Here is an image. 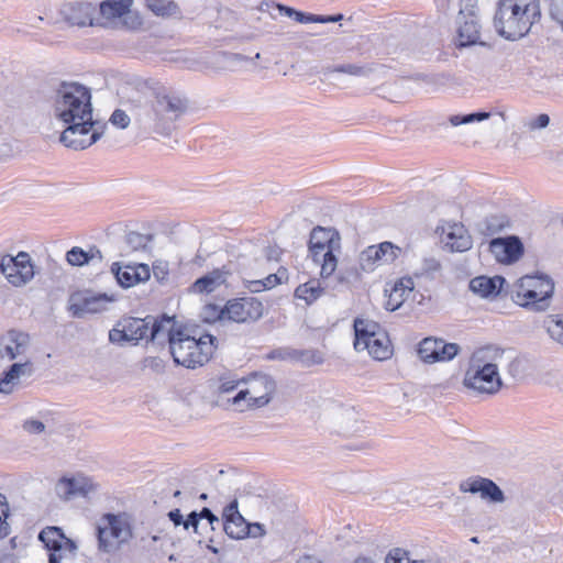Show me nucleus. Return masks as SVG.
<instances>
[{
    "label": "nucleus",
    "instance_id": "1",
    "mask_svg": "<svg viewBox=\"0 0 563 563\" xmlns=\"http://www.w3.org/2000/svg\"><path fill=\"white\" fill-rule=\"evenodd\" d=\"M54 115L65 125L60 143L74 150H85L96 143L102 131L93 128L89 88L75 81H63L56 90Z\"/></svg>",
    "mask_w": 563,
    "mask_h": 563
},
{
    "label": "nucleus",
    "instance_id": "2",
    "mask_svg": "<svg viewBox=\"0 0 563 563\" xmlns=\"http://www.w3.org/2000/svg\"><path fill=\"white\" fill-rule=\"evenodd\" d=\"M129 100L135 102L134 120L144 131L169 135L175 129L176 121L187 111L185 98L165 88L148 87L139 82L129 87Z\"/></svg>",
    "mask_w": 563,
    "mask_h": 563
},
{
    "label": "nucleus",
    "instance_id": "3",
    "mask_svg": "<svg viewBox=\"0 0 563 563\" xmlns=\"http://www.w3.org/2000/svg\"><path fill=\"white\" fill-rule=\"evenodd\" d=\"M540 20L539 0H499L493 23L501 37L518 41L527 36Z\"/></svg>",
    "mask_w": 563,
    "mask_h": 563
},
{
    "label": "nucleus",
    "instance_id": "4",
    "mask_svg": "<svg viewBox=\"0 0 563 563\" xmlns=\"http://www.w3.org/2000/svg\"><path fill=\"white\" fill-rule=\"evenodd\" d=\"M505 351L485 347L476 351L465 372L463 384L477 394L494 395L503 386L499 367L504 365Z\"/></svg>",
    "mask_w": 563,
    "mask_h": 563
},
{
    "label": "nucleus",
    "instance_id": "5",
    "mask_svg": "<svg viewBox=\"0 0 563 563\" xmlns=\"http://www.w3.org/2000/svg\"><path fill=\"white\" fill-rule=\"evenodd\" d=\"M216 338L211 334L201 335L199 339L191 336L186 331L176 333L172 339L170 354L177 365L187 368H196L205 365L212 356Z\"/></svg>",
    "mask_w": 563,
    "mask_h": 563
},
{
    "label": "nucleus",
    "instance_id": "6",
    "mask_svg": "<svg viewBox=\"0 0 563 563\" xmlns=\"http://www.w3.org/2000/svg\"><path fill=\"white\" fill-rule=\"evenodd\" d=\"M554 291L553 280L544 274L526 275L517 280L511 297L522 307L544 311Z\"/></svg>",
    "mask_w": 563,
    "mask_h": 563
},
{
    "label": "nucleus",
    "instance_id": "7",
    "mask_svg": "<svg viewBox=\"0 0 563 563\" xmlns=\"http://www.w3.org/2000/svg\"><path fill=\"white\" fill-rule=\"evenodd\" d=\"M340 234L335 229L316 227L310 233L308 249L316 264L321 266V277H330L336 269V251H340Z\"/></svg>",
    "mask_w": 563,
    "mask_h": 563
},
{
    "label": "nucleus",
    "instance_id": "8",
    "mask_svg": "<svg viewBox=\"0 0 563 563\" xmlns=\"http://www.w3.org/2000/svg\"><path fill=\"white\" fill-rule=\"evenodd\" d=\"M354 347L356 351L366 350L373 358L378 361L391 356L390 340L378 323L357 318L354 320Z\"/></svg>",
    "mask_w": 563,
    "mask_h": 563
},
{
    "label": "nucleus",
    "instance_id": "9",
    "mask_svg": "<svg viewBox=\"0 0 563 563\" xmlns=\"http://www.w3.org/2000/svg\"><path fill=\"white\" fill-rule=\"evenodd\" d=\"M133 537L131 518L128 514H104L97 526L99 550L111 553Z\"/></svg>",
    "mask_w": 563,
    "mask_h": 563
},
{
    "label": "nucleus",
    "instance_id": "10",
    "mask_svg": "<svg viewBox=\"0 0 563 563\" xmlns=\"http://www.w3.org/2000/svg\"><path fill=\"white\" fill-rule=\"evenodd\" d=\"M276 391V382L271 375L256 373L249 379V387L241 389L232 398L233 404L247 400V406L261 408L266 406Z\"/></svg>",
    "mask_w": 563,
    "mask_h": 563
},
{
    "label": "nucleus",
    "instance_id": "11",
    "mask_svg": "<svg viewBox=\"0 0 563 563\" xmlns=\"http://www.w3.org/2000/svg\"><path fill=\"white\" fill-rule=\"evenodd\" d=\"M151 316L145 318L123 317L109 331V341L112 344L124 346L129 343L137 344L147 338Z\"/></svg>",
    "mask_w": 563,
    "mask_h": 563
},
{
    "label": "nucleus",
    "instance_id": "12",
    "mask_svg": "<svg viewBox=\"0 0 563 563\" xmlns=\"http://www.w3.org/2000/svg\"><path fill=\"white\" fill-rule=\"evenodd\" d=\"M38 539L48 551V563H60L76 555V543L67 538L59 527H46L40 532Z\"/></svg>",
    "mask_w": 563,
    "mask_h": 563
},
{
    "label": "nucleus",
    "instance_id": "13",
    "mask_svg": "<svg viewBox=\"0 0 563 563\" xmlns=\"http://www.w3.org/2000/svg\"><path fill=\"white\" fill-rule=\"evenodd\" d=\"M263 303L253 297L238 298L229 300L223 309L218 313L219 319L243 323L255 322L263 317Z\"/></svg>",
    "mask_w": 563,
    "mask_h": 563
},
{
    "label": "nucleus",
    "instance_id": "14",
    "mask_svg": "<svg viewBox=\"0 0 563 563\" xmlns=\"http://www.w3.org/2000/svg\"><path fill=\"white\" fill-rule=\"evenodd\" d=\"M31 345L29 333L9 329L0 334V362L12 363L16 360L22 361Z\"/></svg>",
    "mask_w": 563,
    "mask_h": 563
},
{
    "label": "nucleus",
    "instance_id": "15",
    "mask_svg": "<svg viewBox=\"0 0 563 563\" xmlns=\"http://www.w3.org/2000/svg\"><path fill=\"white\" fill-rule=\"evenodd\" d=\"M0 271L13 286H22L34 277V268L30 255L20 252L15 257L4 256L0 263Z\"/></svg>",
    "mask_w": 563,
    "mask_h": 563
},
{
    "label": "nucleus",
    "instance_id": "16",
    "mask_svg": "<svg viewBox=\"0 0 563 563\" xmlns=\"http://www.w3.org/2000/svg\"><path fill=\"white\" fill-rule=\"evenodd\" d=\"M460 490L463 493L479 494L481 498L499 504L505 501V494L500 487L489 478L473 476L460 483Z\"/></svg>",
    "mask_w": 563,
    "mask_h": 563
},
{
    "label": "nucleus",
    "instance_id": "17",
    "mask_svg": "<svg viewBox=\"0 0 563 563\" xmlns=\"http://www.w3.org/2000/svg\"><path fill=\"white\" fill-rule=\"evenodd\" d=\"M400 252V247L391 242L366 247L360 255V265L363 271H373L376 264L393 263Z\"/></svg>",
    "mask_w": 563,
    "mask_h": 563
},
{
    "label": "nucleus",
    "instance_id": "18",
    "mask_svg": "<svg viewBox=\"0 0 563 563\" xmlns=\"http://www.w3.org/2000/svg\"><path fill=\"white\" fill-rule=\"evenodd\" d=\"M34 373V364L30 358L12 362L0 374V393L4 395L12 394L20 385L22 377H30Z\"/></svg>",
    "mask_w": 563,
    "mask_h": 563
},
{
    "label": "nucleus",
    "instance_id": "19",
    "mask_svg": "<svg viewBox=\"0 0 563 563\" xmlns=\"http://www.w3.org/2000/svg\"><path fill=\"white\" fill-rule=\"evenodd\" d=\"M108 301H110V298L106 294H74L70 296L69 311L73 317L82 318L87 313H98L103 311Z\"/></svg>",
    "mask_w": 563,
    "mask_h": 563
},
{
    "label": "nucleus",
    "instance_id": "20",
    "mask_svg": "<svg viewBox=\"0 0 563 563\" xmlns=\"http://www.w3.org/2000/svg\"><path fill=\"white\" fill-rule=\"evenodd\" d=\"M221 528L231 539H243L250 532V523L246 522L244 517L239 511L238 499H233L227 505L222 512Z\"/></svg>",
    "mask_w": 563,
    "mask_h": 563
},
{
    "label": "nucleus",
    "instance_id": "21",
    "mask_svg": "<svg viewBox=\"0 0 563 563\" xmlns=\"http://www.w3.org/2000/svg\"><path fill=\"white\" fill-rule=\"evenodd\" d=\"M489 251L498 262L511 264L523 254V244L516 235L496 238L490 241Z\"/></svg>",
    "mask_w": 563,
    "mask_h": 563
},
{
    "label": "nucleus",
    "instance_id": "22",
    "mask_svg": "<svg viewBox=\"0 0 563 563\" xmlns=\"http://www.w3.org/2000/svg\"><path fill=\"white\" fill-rule=\"evenodd\" d=\"M372 65L339 64L322 66L318 74L323 82L340 84L339 75H349L354 77H367L373 73Z\"/></svg>",
    "mask_w": 563,
    "mask_h": 563
},
{
    "label": "nucleus",
    "instance_id": "23",
    "mask_svg": "<svg viewBox=\"0 0 563 563\" xmlns=\"http://www.w3.org/2000/svg\"><path fill=\"white\" fill-rule=\"evenodd\" d=\"M111 273L123 288L145 282L151 276L150 267L146 264L125 265L122 267L120 263L115 262L111 265Z\"/></svg>",
    "mask_w": 563,
    "mask_h": 563
},
{
    "label": "nucleus",
    "instance_id": "24",
    "mask_svg": "<svg viewBox=\"0 0 563 563\" xmlns=\"http://www.w3.org/2000/svg\"><path fill=\"white\" fill-rule=\"evenodd\" d=\"M132 4L133 0H106L100 3L99 12L107 20L123 18L126 23L132 21L131 26L140 25L142 19L137 13L131 12Z\"/></svg>",
    "mask_w": 563,
    "mask_h": 563
},
{
    "label": "nucleus",
    "instance_id": "25",
    "mask_svg": "<svg viewBox=\"0 0 563 563\" xmlns=\"http://www.w3.org/2000/svg\"><path fill=\"white\" fill-rule=\"evenodd\" d=\"M96 8L90 2L75 1L63 4L60 14L71 25H92Z\"/></svg>",
    "mask_w": 563,
    "mask_h": 563
},
{
    "label": "nucleus",
    "instance_id": "26",
    "mask_svg": "<svg viewBox=\"0 0 563 563\" xmlns=\"http://www.w3.org/2000/svg\"><path fill=\"white\" fill-rule=\"evenodd\" d=\"M233 272L231 263L223 265L221 268L213 269L196 279L191 285V291L195 294H210L224 284L228 276L233 274Z\"/></svg>",
    "mask_w": 563,
    "mask_h": 563
},
{
    "label": "nucleus",
    "instance_id": "27",
    "mask_svg": "<svg viewBox=\"0 0 563 563\" xmlns=\"http://www.w3.org/2000/svg\"><path fill=\"white\" fill-rule=\"evenodd\" d=\"M457 23L456 46L459 48L473 45H486L485 42L481 41V24L478 18H464L462 21H457Z\"/></svg>",
    "mask_w": 563,
    "mask_h": 563
},
{
    "label": "nucleus",
    "instance_id": "28",
    "mask_svg": "<svg viewBox=\"0 0 563 563\" xmlns=\"http://www.w3.org/2000/svg\"><path fill=\"white\" fill-rule=\"evenodd\" d=\"M58 497L69 500L75 497H86L91 490V484L85 477L60 478L55 486Z\"/></svg>",
    "mask_w": 563,
    "mask_h": 563
},
{
    "label": "nucleus",
    "instance_id": "29",
    "mask_svg": "<svg viewBox=\"0 0 563 563\" xmlns=\"http://www.w3.org/2000/svg\"><path fill=\"white\" fill-rule=\"evenodd\" d=\"M174 325L175 321L173 318L163 317L162 319L158 320L151 316V322H148L147 338L152 342H161L167 339L170 349L172 339H175L177 332L184 331L183 329H175Z\"/></svg>",
    "mask_w": 563,
    "mask_h": 563
},
{
    "label": "nucleus",
    "instance_id": "30",
    "mask_svg": "<svg viewBox=\"0 0 563 563\" xmlns=\"http://www.w3.org/2000/svg\"><path fill=\"white\" fill-rule=\"evenodd\" d=\"M506 279L501 276H477L471 279L470 289L483 298L495 297L504 290Z\"/></svg>",
    "mask_w": 563,
    "mask_h": 563
},
{
    "label": "nucleus",
    "instance_id": "31",
    "mask_svg": "<svg viewBox=\"0 0 563 563\" xmlns=\"http://www.w3.org/2000/svg\"><path fill=\"white\" fill-rule=\"evenodd\" d=\"M415 283L411 277L399 278L389 289L386 309L395 311L404 303L408 296L413 291ZM387 292L388 289H385Z\"/></svg>",
    "mask_w": 563,
    "mask_h": 563
},
{
    "label": "nucleus",
    "instance_id": "32",
    "mask_svg": "<svg viewBox=\"0 0 563 563\" xmlns=\"http://www.w3.org/2000/svg\"><path fill=\"white\" fill-rule=\"evenodd\" d=\"M445 246L452 252H465L472 247V238L463 224L454 223L450 225L444 236Z\"/></svg>",
    "mask_w": 563,
    "mask_h": 563
},
{
    "label": "nucleus",
    "instance_id": "33",
    "mask_svg": "<svg viewBox=\"0 0 563 563\" xmlns=\"http://www.w3.org/2000/svg\"><path fill=\"white\" fill-rule=\"evenodd\" d=\"M206 519L209 528L214 531L218 528H221L222 521L216 516L211 509L208 507H203L199 512L191 511L185 522V529L188 530L192 528L196 533H198V529L201 525V520Z\"/></svg>",
    "mask_w": 563,
    "mask_h": 563
},
{
    "label": "nucleus",
    "instance_id": "34",
    "mask_svg": "<svg viewBox=\"0 0 563 563\" xmlns=\"http://www.w3.org/2000/svg\"><path fill=\"white\" fill-rule=\"evenodd\" d=\"M146 7L161 18H181L179 5L173 0H146Z\"/></svg>",
    "mask_w": 563,
    "mask_h": 563
},
{
    "label": "nucleus",
    "instance_id": "35",
    "mask_svg": "<svg viewBox=\"0 0 563 563\" xmlns=\"http://www.w3.org/2000/svg\"><path fill=\"white\" fill-rule=\"evenodd\" d=\"M324 294V288L321 286L320 280L311 279L305 284L299 285L295 289V296L302 299L307 305L313 303Z\"/></svg>",
    "mask_w": 563,
    "mask_h": 563
},
{
    "label": "nucleus",
    "instance_id": "36",
    "mask_svg": "<svg viewBox=\"0 0 563 563\" xmlns=\"http://www.w3.org/2000/svg\"><path fill=\"white\" fill-rule=\"evenodd\" d=\"M441 339L426 338L419 343L418 354L426 363L439 362L441 356Z\"/></svg>",
    "mask_w": 563,
    "mask_h": 563
},
{
    "label": "nucleus",
    "instance_id": "37",
    "mask_svg": "<svg viewBox=\"0 0 563 563\" xmlns=\"http://www.w3.org/2000/svg\"><path fill=\"white\" fill-rule=\"evenodd\" d=\"M153 240L151 234H142L135 231L129 232L124 242L130 251H144L147 249L148 243Z\"/></svg>",
    "mask_w": 563,
    "mask_h": 563
},
{
    "label": "nucleus",
    "instance_id": "38",
    "mask_svg": "<svg viewBox=\"0 0 563 563\" xmlns=\"http://www.w3.org/2000/svg\"><path fill=\"white\" fill-rule=\"evenodd\" d=\"M490 113L486 111H478L467 114H453L449 117V122L453 126H459L461 124H468L473 122H481L489 119Z\"/></svg>",
    "mask_w": 563,
    "mask_h": 563
},
{
    "label": "nucleus",
    "instance_id": "39",
    "mask_svg": "<svg viewBox=\"0 0 563 563\" xmlns=\"http://www.w3.org/2000/svg\"><path fill=\"white\" fill-rule=\"evenodd\" d=\"M66 261L71 266L81 267L89 264L88 250L85 251L80 246H73L66 253Z\"/></svg>",
    "mask_w": 563,
    "mask_h": 563
},
{
    "label": "nucleus",
    "instance_id": "40",
    "mask_svg": "<svg viewBox=\"0 0 563 563\" xmlns=\"http://www.w3.org/2000/svg\"><path fill=\"white\" fill-rule=\"evenodd\" d=\"M547 330L553 340L563 345V316H555L549 320Z\"/></svg>",
    "mask_w": 563,
    "mask_h": 563
},
{
    "label": "nucleus",
    "instance_id": "41",
    "mask_svg": "<svg viewBox=\"0 0 563 563\" xmlns=\"http://www.w3.org/2000/svg\"><path fill=\"white\" fill-rule=\"evenodd\" d=\"M9 517V505L7 498L0 493V539L5 538L10 533V526L7 522Z\"/></svg>",
    "mask_w": 563,
    "mask_h": 563
},
{
    "label": "nucleus",
    "instance_id": "42",
    "mask_svg": "<svg viewBox=\"0 0 563 563\" xmlns=\"http://www.w3.org/2000/svg\"><path fill=\"white\" fill-rule=\"evenodd\" d=\"M464 18H477V0H460L457 21Z\"/></svg>",
    "mask_w": 563,
    "mask_h": 563
},
{
    "label": "nucleus",
    "instance_id": "43",
    "mask_svg": "<svg viewBox=\"0 0 563 563\" xmlns=\"http://www.w3.org/2000/svg\"><path fill=\"white\" fill-rule=\"evenodd\" d=\"M272 7L276 8L280 14H284L288 18H292L297 21V14L299 13V11L294 8L282 4V3H276L274 1H272V2L264 1L261 3L260 10L265 12V11H268L269 8H272Z\"/></svg>",
    "mask_w": 563,
    "mask_h": 563
},
{
    "label": "nucleus",
    "instance_id": "44",
    "mask_svg": "<svg viewBox=\"0 0 563 563\" xmlns=\"http://www.w3.org/2000/svg\"><path fill=\"white\" fill-rule=\"evenodd\" d=\"M550 124V117L547 113H541L536 118H531L526 122V126L529 131H537L545 129Z\"/></svg>",
    "mask_w": 563,
    "mask_h": 563
},
{
    "label": "nucleus",
    "instance_id": "45",
    "mask_svg": "<svg viewBox=\"0 0 563 563\" xmlns=\"http://www.w3.org/2000/svg\"><path fill=\"white\" fill-rule=\"evenodd\" d=\"M459 351H460V346L456 343H445L442 340L441 352H440L441 356L439 357V362L452 360L453 357H455L457 355Z\"/></svg>",
    "mask_w": 563,
    "mask_h": 563
},
{
    "label": "nucleus",
    "instance_id": "46",
    "mask_svg": "<svg viewBox=\"0 0 563 563\" xmlns=\"http://www.w3.org/2000/svg\"><path fill=\"white\" fill-rule=\"evenodd\" d=\"M410 561L407 551L396 548L387 554L385 563H410Z\"/></svg>",
    "mask_w": 563,
    "mask_h": 563
},
{
    "label": "nucleus",
    "instance_id": "47",
    "mask_svg": "<svg viewBox=\"0 0 563 563\" xmlns=\"http://www.w3.org/2000/svg\"><path fill=\"white\" fill-rule=\"evenodd\" d=\"M130 117L121 109H117L110 117V122L120 129H125L130 124Z\"/></svg>",
    "mask_w": 563,
    "mask_h": 563
},
{
    "label": "nucleus",
    "instance_id": "48",
    "mask_svg": "<svg viewBox=\"0 0 563 563\" xmlns=\"http://www.w3.org/2000/svg\"><path fill=\"white\" fill-rule=\"evenodd\" d=\"M550 15L563 29V0H558L551 4Z\"/></svg>",
    "mask_w": 563,
    "mask_h": 563
},
{
    "label": "nucleus",
    "instance_id": "49",
    "mask_svg": "<svg viewBox=\"0 0 563 563\" xmlns=\"http://www.w3.org/2000/svg\"><path fill=\"white\" fill-rule=\"evenodd\" d=\"M23 428L26 432L32 433V434H40L45 430L44 423L40 420H34V419L26 420L23 423Z\"/></svg>",
    "mask_w": 563,
    "mask_h": 563
},
{
    "label": "nucleus",
    "instance_id": "50",
    "mask_svg": "<svg viewBox=\"0 0 563 563\" xmlns=\"http://www.w3.org/2000/svg\"><path fill=\"white\" fill-rule=\"evenodd\" d=\"M300 357L301 360L307 364H319L322 362V358L320 355L316 354L313 351H301Z\"/></svg>",
    "mask_w": 563,
    "mask_h": 563
},
{
    "label": "nucleus",
    "instance_id": "51",
    "mask_svg": "<svg viewBox=\"0 0 563 563\" xmlns=\"http://www.w3.org/2000/svg\"><path fill=\"white\" fill-rule=\"evenodd\" d=\"M297 22L299 23H321V15L305 13L299 11L297 14Z\"/></svg>",
    "mask_w": 563,
    "mask_h": 563
},
{
    "label": "nucleus",
    "instance_id": "52",
    "mask_svg": "<svg viewBox=\"0 0 563 563\" xmlns=\"http://www.w3.org/2000/svg\"><path fill=\"white\" fill-rule=\"evenodd\" d=\"M507 368L508 373L514 378H517L521 374V362L518 358L512 357L511 360H509Z\"/></svg>",
    "mask_w": 563,
    "mask_h": 563
},
{
    "label": "nucleus",
    "instance_id": "53",
    "mask_svg": "<svg viewBox=\"0 0 563 563\" xmlns=\"http://www.w3.org/2000/svg\"><path fill=\"white\" fill-rule=\"evenodd\" d=\"M285 275V271L278 272V274L268 275L263 282L266 289L274 287L277 284L282 283V277Z\"/></svg>",
    "mask_w": 563,
    "mask_h": 563
},
{
    "label": "nucleus",
    "instance_id": "54",
    "mask_svg": "<svg viewBox=\"0 0 563 563\" xmlns=\"http://www.w3.org/2000/svg\"><path fill=\"white\" fill-rule=\"evenodd\" d=\"M238 384H239V382H236V380L223 378V379H221L219 390H220V393H223V394L230 393L236 388Z\"/></svg>",
    "mask_w": 563,
    "mask_h": 563
},
{
    "label": "nucleus",
    "instance_id": "55",
    "mask_svg": "<svg viewBox=\"0 0 563 563\" xmlns=\"http://www.w3.org/2000/svg\"><path fill=\"white\" fill-rule=\"evenodd\" d=\"M169 520L177 527L183 525L185 527L186 520H184V517L179 509H173L168 512Z\"/></svg>",
    "mask_w": 563,
    "mask_h": 563
},
{
    "label": "nucleus",
    "instance_id": "56",
    "mask_svg": "<svg viewBox=\"0 0 563 563\" xmlns=\"http://www.w3.org/2000/svg\"><path fill=\"white\" fill-rule=\"evenodd\" d=\"M88 256H89V264L95 262V261H98L99 263H101L102 260H103L102 252L96 245H92V246L89 247Z\"/></svg>",
    "mask_w": 563,
    "mask_h": 563
},
{
    "label": "nucleus",
    "instance_id": "57",
    "mask_svg": "<svg viewBox=\"0 0 563 563\" xmlns=\"http://www.w3.org/2000/svg\"><path fill=\"white\" fill-rule=\"evenodd\" d=\"M265 534L264 526L261 523H250V532L247 537L257 538Z\"/></svg>",
    "mask_w": 563,
    "mask_h": 563
},
{
    "label": "nucleus",
    "instance_id": "58",
    "mask_svg": "<svg viewBox=\"0 0 563 563\" xmlns=\"http://www.w3.org/2000/svg\"><path fill=\"white\" fill-rule=\"evenodd\" d=\"M265 257L267 261H278L280 256V250L276 246H267L265 250Z\"/></svg>",
    "mask_w": 563,
    "mask_h": 563
},
{
    "label": "nucleus",
    "instance_id": "59",
    "mask_svg": "<svg viewBox=\"0 0 563 563\" xmlns=\"http://www.w3.org/2000/svg\"><path fill=\"white\" fill-rule=\"evenodd\" d=\"M223 57L228 63H231V64L247 60L246 56H244L242 54H235V53L223 54Z\"/></svg>",
    "mask_w": 563,
    "mask_h": 563
},
{
    "label": "nucleus",
    "instance_id": "60",
    "mask_svg": "<svg viewBox=\"0 0 563 563\" xmlns=\"http://www.w3.org/2000/svg\"><path fill=\"white\" fill-rule=\"evenodd\" d=\"M249 289L251 292H260L266 288L263 280H251L249 284Z\"/></svg>",
    "mask_w": 563,
    "mask_h": 563
},
{
    "label": "nucleus",
    "instance_id": "61",
    "mask_svg": "<svg viewBox=\"0 0 563 563\" xmlns=\"http://www.w3.org/2000/svg\"><path fill=\"white\" fill-rule=\"evenodd\" d=\"M343 19V14L338 13L333 15H321V23L339 22Z\"/></svg>",
    "mask_w": 563,
    "mask_h": 563
},
{
    "label": "nucleus",
    "instance_id": "62",
    "mask_svg": "<svg viewBox=\"0 0 563 563\" xmlns=\"http://www.w3.org/2000/svg\"><path fill=\"white\" fill-rule=\"evenodd\" d=\"M297 563H323V562L311 554H303L302 556L299 558Z\"/></svg>",
    "mask_w": 563,
    "mask_h": 563
},
{
    "label": "nucleus",
    "instance_id": "63",
    "mask_svg": "<svg viewBox=\"0 0 563 563\" xmlns=\"http://www.w3.org/2000/svg\"><path fill=\"white\" fill-rule=\"evenodd\" d=\"M449 79H450V75H448V74H440V75H434V76L430 77V82L444 84Z\"/></svg>",
    "mask_w": 563,
    "mask_h": 563
},
{
    "label": "nucleus",
    "instance_id": "64",
    "mask_svg": "<svg viewBox=\"0 0 563 563\" xmlns=\"http://www.w3.org/2000/svg\"><path fill=\"white\" fill-rule=\"evenodd\" d=\"M353 563H374V562L368 558L358 556L353 561Z\"/></svg>",
    "mask_w": 563,
    "mask_h": 563
}]
</instances>
